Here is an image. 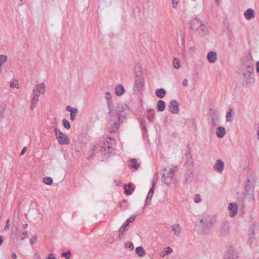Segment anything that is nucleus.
Returning a JSON list of instances; mask_svg holds the SVG:
<instances>
[{
	"label": "nucleus",
	"mask_w": 259,
	"mask_h": 259,
	"mask_svg": "<svg viewBox=\"0 0 259 259\" xmlns=\"http://www.w3.org/2000/svg\"><path fill=\"white\" fill-rule=\"evenodd\" d=\"M131 186V184H128L127 186L126 185L124 186V193L126 195H130L132 194L133 190L129 189V188Z\"/></svg>",
	"instance_id": "34"
},
{
	"label": "nucleus",
	"mask_w": 259,
	"mask_h": 259,
	"mask_svg": "<svg viewBox=\"0 0 259 259\" xmlns=\"http://www.w3.org/2000/svg\"><path fill=\"white\" fill-rule=\"evenodd\" d=\"M172 66L175 69H178L180 67L179 60L176 58H174L172 61Z\"/></svg>",
	"instance_id": "31"
},
{
	"label": "nucleus",
	"mask_w": 259,
	"mask_h": 259,
	"mask_svg": "<svg viewBox=\"0 0 259 259\" xmlns=\"http://www.w3.org/2000/svg\"><path fill=\"white\" fill-rule=\"evenodd\" d=\"M66 110L70 112V120L72 121L74 120L78 113V109L77 108H73L70 106H67L66 107Z\"/></svg>",
	"instance_id": "18"
},
{
	"label": "nucleus",
	"mask_w": 259,
	"mask_h": 259,
	"mask_svg": "<svg viewBox=\"0 0 259 259\" xmlns=\"http://www.w3.org/2000/svg\"><path fill=\"white\" fill-rule=\"evenodd\" d=\"M26 147H24L22 150V151H21L20 152V155L22 156L26 152Z\"/></svg>",
	"instance_id": "52"
},
{
	"label": "nucleus",
	"mask_w": 259,
	"mask_h": 259,
	"mask_svg": "<svg viewBox=\"0 0 259 259\" xmlns=\"http://www.w3.org/2000/svg\"><path fill=\"white\" fill-rule=\"evenodd\" d=\"M10 224H9V221L8 220L6 222V226H5V229L8 228L9 227Z\"/></svg>",
	"instance_id": "56"
},
{
	"label": "nucleus",
	"mask_w": 259,
	"mask_h": 259,
	"mask_svg": "<svg viewBox=\"0 0 259 259\" xmlns=\"http://www.w3.org/2000/svg\"><path fill=\"white\" fill-rule=\"evenodd\" d=\"M229 211V216L231 218L234 217L237 215L238 211V206L237 203L231 202L228 204V207Z\"/></svg>",
	"instance_id": "11"
},
{
	"label": "nucleus",
	"mask_w": 259,
	"mask_h": 259,
	"mask_svg": "<svg viewBox=\"0 0 259 259\" xmlns=\"http://www.w3.org/2000/svg\"><path fill=\"white\" fill-rule=\"evenodd\" d=\"M71 255V252L70 250H68L66 252H63L62 255L65 257L66 259H70Z\"/></svg>",
	"instance_id": "41"
},
{
	"label": "nucleus",
	"mask_w": 259,
	"mask_h": 259,
	"mask_svg": "<svg viewBox=\"0 0 259 259\" xmlns=\"http://www.w3.org/2000/svg\"><path fill=\"white\" fill-rule=\"evenodd\" d=\"M128 223H127V222L125 221L121 226L123 227L124 228H125L128 226Z\"/></svg>",
	"instance_id": "55"
},
{
	"label": "nucleus",
	"mask_w": 259,
	"mask_h": 259,
	"mask_svg": "<svg viewBox=\"0 0 259 259\" xmlns=\"http://www.w3.org/2000/svg\"><path fill=\"white\" fill-rule=\"evenodd\" d=\"M226 134V129L222 126H219L217 128L216 135L218 137L222 138Z\"/></svg>",
	"instance_id": "26"
},
{
	"label": "nucleus",
	"mask_w": 259,
	"mask_h": 259,
	"mask_svg": "<svg viewBox=\"0 0 259 259\" xmlns=\"http://www.w3.org/2000/svg\"><path fill=\"white\" fill-rule=\"evenodd\" d=\"M128 166L133 171H136L140 166V164L137 162V159H132L128 163Z\"/></svg>",
	"instance_id": "22"
},
{
	"label": "nucleus",
	"mask_w": 259,
	"mask_h": 259,
	"mask_svg": "<svg viewBox=\"0 0 259 259\" xmlns=\"http://www.w3.org/2000/svg\"><path fill=\"white\" fill-rule=\"evenodd\" d=\"M141 125L143 128V130L146 131V121L144 119L142 120L141 121Z\"/></svg>",
	"instance_id": "50"
},
{
	"label": "nucleus",
	"mask_w": 259,
	"mask_h": 259,
	"mask_svg": "<svg viewBox=\"0 0 259 259\" xmlns=\"http://www.w3.org/2000/svg\"><path fill=\"white\" fill-rule=\"evenodd\" d=\"M182 84L183 86L186 87L188 84V80L187 79H184L183 80Z\"/></svg>",
	"instance_id": "53"
},
{
	"label": "nucleus",
	"mask_w": 259,
	"mask_h": 259,
	"mask_svg": "<svg viewBox=\"0 0 259 259\" xmlns=\"http://www.w3.org/2000/svg\"><path fill=\"white\" fill-rule=\"evenodd\" d=\"M39 95L32 94V98L31 101L30 109L33 110L37 105L39 100Z\"/></svg>",
	"instance_id": "23"
},
{
	"label": "nucleus",
	"mask_w": 259,
	"mask_h": 259,
	"mask_svg": "<svg viewBox=\"0 0 259 259\" xmlns=\"http://www.w3.org/2000/svg\"><path fill=\"white\" fill-rule=\"evenodd\" d=\"M196 32H197L200 35H205L208 34V29L206 25L201 22V26L198 27Z\"/></svg>",
	"instance_id": "19"
},
{
	"label": "nucleus",
	"mask_w": 259,
	"mask_h": 259,
	"mask_svg": "<svg viewBox=\"0 0 259 259\" xmlns=\"http://www.w3.org/2000/svg\"><path fill=\"white\" fill-rule=\"evenodd\" d=\"M209 63H214L218 60L217 53L214 51L209 52L206 56Z\"/></svg>",
	"instance_id": "17"
},
{
	"label": "nucleus",
	"mask_w": 259,
	"mask_h": 259,
	"mask_svg": "<svg viewBox=\"0 0 259 259\" xmlns=\"http://www.w3.org/2000/svg\"><path fill=\"white\" fill-rule=\"evenodd\" d=\"M10 87L11 88H16V89L19 88L18 81L16 79H13L10 82Z\"/></svg>",
	"instance_id": "36"
},
{
	"label": "nucleus",
	"mask_w": 259,
	"mask_h": 259,
	"mask_svg": "<svg viewBox=\"0 0 259 259\" xmlns=\"http://www.w3.org/2000/svg\"><path fill=\"white\" fill-rule=\"evenodd\" d=\"M27 227H28V224H25L23 225V228L24 229H26Z\"/></svg>",
	"instance_id": "61"
},
{
	"label": "nucleus",
	"mask_w": 259,
	"mask_h": 259,
	"mask_svg": "<svg viewBox=\"0 0 259 259\" xmlns=\"http://www.w3.org/2000/svg\"><path fill=\"white\" fill-rule=\"evenodd\" d=\"M225 163L221 159L216 160L213 165V169L215 171L221 173L224 169Z\"/></svg>",
	"instance_id": "14"
},
{
	"label": "nucleus",
	"mask_w": 259,
	"mask_h": 259,
	"mask_svg": "<svg viewBox=\"0 0 259 259\" xmlns=\"http://www.w3.org/2000/svg\"><path fill=\"white\" fill-rule=\"evenodd\" d=\"M125 246L126 248L130 249L131 250H133L134 248L133 244L131 242H126L125 243Z\"/></svg>",
	"instance_id": "44"
},
{
	"label": "nucleus",
	"mask_w": 259,
	"mask_h": 259,
	"mask_svg": "<svg viewBox=\"0 0 259 259\" xmlns=\"http://www.w3.org/2000/svg\"><path fill=\"white\" fill-rule=\"evenodd\" d=\"M256 71H257V72L259 73V61H258V62L256 63Z\"/></svg>",
	"instance_id": "54"
},
{
	"label": "nucleus",
	"mask_w": 259,
	"mask_h": 259,
	"mask_svg": "<svg viewBox=\"0 0 259 259\" xmlns=\"http://www.w3.org/2000/svg\"><path fill=\"white\" fill-rule=\"evenodd\" d=\"M147 119L150 122H152L154 119L155 111L153 109H147Z\"/></svg>",
	"instance_id": "25"
},
{
	"label": "nucleus",
	"mask_w": 259,
	"mask_h": 259,
	"mask_svg": "<svg viewBox=\"0 0 259 259\" xmlns=\"http://www.w3.org/2000/svg\"><path fill=\"white\" fill-rule=\"evenodd\" d=\"M169 111L171 113L176 114L179 112V103L175 100H171L169 104Z\"/></svg>",
	"instance_id": "13"
},
{
	"label": "nucleus",
	"mask_w": 259,
	"mask_h": 259,
	"mask_svg": "<svg viewBox=\"0 0 259 259\" xmlns=\"http://www.w3.org/2000/svg\"><path fill=\"white\" fill-rule=\"evenodd\" d=\"M144 87L143 79L141 77L136 78L134 85V91L135 93H139L142 91Z\"/></svg>",
	"instance_id": "9"
},
{
	"label": "nucleus",
	"mask_w": 259,
	"mask_h": 259,
	"mask_svg": "<svg viewBox=\"0 0 259 259\" xmlns=\"http://www.w3.org/2000/svg\"><path fill=\"white\" fill-rule=\"evenodd\" d=\"M202 21L198 18H195L190 21L191 29L195 30H198V27L201 26Z\"/></svg>",
	"instance_id": "16"
},
{
	"label": "nucleus",
	"mask_w": 259,
	"mask_h": 259,
	"mask_svg": "<svg viewBox=\"0 0 259 259\" xmlns=\"http://www.w3.org/2000/svg\"><path fill=\"white\" fill-rule=\"evenodd\" d=\"M257 139L259 140V127L257 128Z\"/></svg>",
	"instance_id": "62"
},
{
	"label": "nucleus",
	"mask_w": 259,
	"mask_h": 259,
	"mask_svg": "<svg viewBox=\"0 0 259 259\" xmlns=\"http://www.w3.org/2000/svg\"><path fill=\"white\" fill-rule=\"evenodd\" d=\"M7 56L0 55V63L3 64L7 61Z\"/></svg>",
	"instance_id": "42"
},
{
	"label": "nucleus",
	"mask_w": 259,
	"mask_h": 259,
	"mask_svg": "<svg viewBox=\"0 0 259 259\" xmlns=\"http://www.w3.org/2000/svg\"><path fill=\"white\" fill-rule=\"evenodd\" d=\"M5 111V106L0 104V120L4 117V113Z\"/></svg>",
	"instance_id": "35"
},
{
	"label": "nucleus",
	"mask_w": 259,
	"mask_h": 259,
	"mask_svg": "<svg viewBox=\"0 0 259 259\" xmlns=\"http://www.w3.org/2000/svg\"><path fill=\"white\" fill-rule=\"evenodd\" d=\"M186 162L189 163H192V158L191 155V153L189 152L185 154Z\"/></svg>",
	"instance_id": "37"
},
{
	"label": "nucleus",
	"mask_w": 259,
	"mask_h": 259,
	"mask_svg": "<svg viewBox=\"0 0 259 259\" xmlns=\"http://www.w3.org/2000/svg\"><path fill=\"white\" fill-rule=\"evenodd\" d=\"M54 132L59 144L61 145H67L69 143V139L65 134L56 127L55 128Z\"/></svg>",
	"instance_id": "6"
},
{
	"label": "nucleus",
	"mask_w": 259,
	"mask_h": 259,
	"mask_svg": "<svg viewBox=\"0 0 259 259\" xmlns=\"http://www.w3.org/2000/svg\"><path fill=\"white\" fill-rule=\"evenodd\" d=\"M3 242V237L2 236H0V246L2 245Z\"/></svg>",
	"instance_id": "59"
},
{
	"label": "nucleus",
	"mask_w": 259,
	"mask_h": 259,
	"mask_svg": "<svg viewBox=\"0 0 259 259\" xmlns=\"http://www.w3.org/2000/svg\"><path fill=\"white\" fill-rule=\"evenodd\" d=\"M155 176L156 178H154L152 180V187L150 189V190L148 192V193L147 194V198L145 200V205H147L150 202V201L151 200V198L153 196V195L154 193V185H155L156 181H157V178L158 177V173H156L155 174Z\"/></svg>",
	"instance_id": "10"
},
{
	"label": "nucleus",
	"mask_w": 259,
	"mask_h": 259,
	"mask_svg": "<svg viewBox=\"0 0 259 259\" xmlns=\"http://www.w3.org/2000/svg\"><path fill=\"white\" fill-rule=\"evenodd\" d=\"M157 108L158 111H163L165 108V102L161 100H158L157 104Z\"/></svg>",
	"instance_id": "28"
},
{
	"label": "nucleus",
	"mask_w": 259,
	"mask_h": 259,
	"mask_svg": "<svg viewBox=\"0 0 259 259\" xmlns=\"http://www.w3.org/2000/svg\"><path fill=\"white\" fill-rule=\"evenodd\" d=\"M225 259H238L237 253L233 250H229L225 254Z\"/></svg>",
	"instance_id": "24"
},
{
	"label": "nucleus",
	"mask_w": 259,
	"mask_h": 259,
	"mask_svg": "<svg viewBox=\"0 0 259 259\" xmlns=\"http://www.w3.org/2000/svg\"><path fill=\"white\" fill-rule=\"evenodd\" d=\"M156 95L160 98H163L166 95V92L163 89H157L155 92Z\"/></svg>",
	"instance_id": "29"
},
{
	"label": "nucleus",
	"mask_w": 259,
	"mask_h": 259,
	"mask_svg": "<svg viewBox=\"0 0 259 259\" xmlns=\"http://www.w3.org/2000/svg\"><path fill=\"white\" fill-rule=\"evenodd\" d=\"M230 231V223L226 220H222L220 226V233L224 236L228 234Z\"/></svg>",
	"instance_id": "8"
},
{
	"label": "nucleus",
	"mask_w": 259,
	"mask_h": 259,
	"mask_svg": "<svg viewBox=\"0 0 259 259\" xmlns=\"http://www.w3.org/2000/svg\"><path fill=\"white\" fill-rule=\"evenodd\" d=\"M105 97L107 100V104L108 105L109 111H110V109L115 110L116 106L118 104H117L116 106L114 105L113 102L111 100L112 96L109 92H106Z\"/></svg>",
	"instance_id": "15"
},
{
	"label": "nucleus",
	"mask_w": 259,
	"mask_h": 259,
	"mask_svg": "<svg viewBox=\"0 0 259 259\" xmlns=\"http://www.w3.org/2000/svg\"><path fill=\"white\" fill-rule=\"evenodd\" d=\"M180 0H171V6L174 9L178 7Z\"/></svg>",
	"instance_id": "39"
},
{
	"label": "nucleus",
	"mask_w": 259,
	"mask_h": 259,
	"mask_svg": "<svg viewBox=\"0 0 259 259\" xmlns=\"http://www.w3.org/2000/svg\"><path fill=\"white\" fill-rule=\"evenodd\" d=\"M115 144L114 139L110 138H106L102 145L101 151L105 153L111 152Z\"/></svg>",
	"instance_id": "5"
},
{
	"label": "nucleus",
	"mask_w": 259,
	"mask_h": 259,
	"mask_svg": "<svg viewBox=\"0 0 259 259\" xmlns=\"http://www.w3.org/2000/svg\"><path fill=\"white\" fill-rule=\"evenodd\" d=\"M114 241V238L113 236H109L107 239V242L108 244H112Z\"/></svg>",
	"instance_id": "46"
},
{
	"label": "nucleus",
	"mask_w": 259,
	"mask_h": 259,
	"mask_svg": "<svg viewBox=\"0 0 259 259\" xmlns=\"http://www.w3.org/2000/svg\"><path fill=\"white\" fill-rule=\"evenodd\" d=\"M136 252L140 256H143L146 254L145 250L142 246L137 247L136 249Z\"/></svg>",
	"instance_id": "30"
},
{
	"label": "nucleus",
	"mask_w": 259,
	"mask_h": 259,
	"mask_svg": "<svg viewBox=\"0 0 259 259\" xmlns=\"http://www.w3.org/2000/svg\"><path fill=\"white\" fill-rule=\"evenodd\" d=\"M177 168V166H176L175 168L166 167L164 169L162 174V181L164 183L167 185L170 184L173 180Z\"/></svg>",
	"instance_id": "3"
},
{
	"label": "nucleus",
	"mask_w": 259,
	"mask_h": 259,
	"mask_svg": "<svg viewBox=\"0 0 259 259\" xmlns=\"http://www.w3.org/2000/svg\"><path fill=\"white\" fill-rule=\"evenodd\" d=\"M232 111L233 109H230V111L227 113L226 116V120L227 122H230L231 121L232 118Z\"/></svg>",
	"instance_id": "33"
},
{
	"label": "nucleus",
	"mask_w": 259,
	"mask_h": 259,
	"mask_svg": "<svg viewBox=\"0 0 259 259\" xmlns=\"http://www.w3.org/2000/svg\"><path fill=\"white\" fill-rule=\"evenodd\" d=\"M215 3L217 5H220V0H215Z\"/></svg>",
	"instance_id": "60"
},
{
	"label": "nucleus",
	"mask_w": 259,
	"mask_h": 259,
	"mask_svg": "<svg viewBox=\"0 0 259 259\" xmlns=\"http://www.w3.org/2000/svg\"><path fill=\"white\" fill-rule=\"evenodd\" d=\"M12 257L13 258H14V259L16 258H17V255H16V254L15 253H13L12 254Z\"/></svg>",
	"instance_id": "58"
},
{
	"label": "nucleus",
	"mask_w": 259,
	"mask_h": 259,
	"mask_svg": "<svg viewBox=\"0 0 259 259\" xmlns=\"http://www.w3.org/2000/svg\"><path fill=\"white\" fill-rule=\"evenodd\" d=\"M134 220H135V217H133V216H132L131 217L128 218L127 220H126V222H127V223L129 224L130 223L132 222Z\"/></svg>",
	"instance_id": "51"
},
{
	"label": "nucleus",
	"mask_w": 259,
	"mask_h": 259,
	"mask_svg": "<svg viewBox=\"0 0 259 259\" xmlns=\"http://www.w3.org/2000/svg\"><path fill=\"white\" fill-rule=\"evenodd\" d=\"M165 254H169L172 252V249L170 247H167L165 248Z\"/></svg>",
	"instance_id": "45"
},
{
	"label": "nucleus",
	"mask_w": 259,
	"mask_h": 259,
	"mask_svg": "<svg viewBox=\"0 0 259 259\" xmlns=\"http://www.w3.org/2000/svg\"><path fill=\"white\" fill-rule=\"evenodd\" d=\"M253 65H244L242 70L241 80L242 84L247 85L254 83L255 79L253 73Z\"/></svg>",
	"instance_id": "2"
},
{
	"label": "nucleus",
	"mask_w": 259,
	"mask_h": 259,
	"mask_svg": "<svg viewBox=\"0 0 259 259\" xmlns=\"http://www.w3.org/2000/svg\"><path fill=\"white\" fill-rule=\"evenodd\" d=\"M124 92V87L121 84L117 85L115 89V93L117 96L122 95Z\"/></svg>",
	"instance_id": "27"
},
{
	"label": "nucleus",
	"mask_w": 259,
	"mask_h": 259,
	"mask_svg": "<svg viewBox=\"0 0 259 259\" xmlns=\"http://www.w3.org/2000/svg\"><path fill=\"white\" fill-rule=\"evenodd\" d=\"M21 1H22L23 0H20Z\"/></svg>",
	"instance_id": "64"
},
{
	"label": "nucleus",
	"mask_w": 259,
	"mask_h": 259,
	"mask_svg": "<svg viewBox=\"0 0 259 259\" xmlns=\"http://www.w3.org/2000/svg\"><path fill=\"white\" fill-rule=\"evenodd\" d=\"M255 15V11L251 8L247 9L244 13V16L247 20H250L254 18Z\"/></svg>",
	"instance_id": "21"
},
{
	"label": "nucleus",
	"mask_w": 259,
	"mask_h": 259,
	"mask_svg": "<svg viewBox=\"0 0 259 259\" xmlns=\"http://www.w3.org/2000/svg\"><path fill=\"white\" fill-rule=\"evenodd\" d=\"M182 44H184V42H185V38H184V37L183 36H182Z\"/></svg>",
	"instance_id": "63"
},
{
	"label": "nucleus",
	"mask_w": 259,
	"mask_h": 259,
	"mask_svg": "<svg viewBox=\"0 0 259 259\" xmlns=\"http://www.w3.org/2000/svg\"><path fill=\"white\" fill-rule=\"evenodd\" d=\"M200 223L204 228L208 229L211 228L214 223L212 217L207 214L204 215L201 217Z\"/></svg>",
	"instance_id": "7"
},
{
	"label": "nucleus",
	"mask_w": 259,
	"mask_h": 259,
	"mask_svg": "<svg viewBox=\"0 0 259 259\" xmlns=\"http://www.w3.org/2000/svg\"><path fill=\"white\" fill-rule=\"evenodd\" d=\"M63 124L64 127L67 129H68L70 127V123L67 119H64L63 120Z\"/></svg>",
	"instance_id": "38"
},
{
	"label": "nucleus",
	"mask_w": 259,
	"mask_h": 259,
	"mask_svg": "<svg viewBox=\"0 0 259 259\" xmlns=\"http://www.w3.org/2000/svg\"><path fill=\"white\" fill-rule=\"evenodd\" d=\"M53 182V179L50 177H46L43 179V182L48 185H51Z\"/></svg>",
	"instance_id": "32"
},
{
	"label": "nucleus",
	"mask_w": 259,
	"mask_h": 259,
	"mask_svg": "<svg viewBox=\"0 0 259 259\" xmlns=\"http://www.w3.org/2000/svg\"><path fill=\"white\" fill-rule=\"evenodd\" d=\"M167 255L166 254H165V252H162L160 253V256L161 257H164L165 255Z\"/></svg>",
	"instance_id": "57"
},
{
	"label": "nucleus",
	"mask_w": 259,
	"mask_h": 259,
	"mask_svg": "<svg viewBox=\"0 0 259 259\" xmlns=\"http://www.w3.org/2000/svg\"><path fill=\"white\" fill-rule=\"evenodd\" d=\"M171 231L177 237H179L182 232V228L178 224H175L171 227Z\"/></svg>",
	"instance_id": "20"
},
{
	"label": "nucleus",
	"mask_w": 259,
	"mask_h": 259,
	"mask_svg": "<svg viewBox=\"0 0 259 259\" xmlns=\"http://www.w3.org/2000/svg\"><path fill=\"white\" fill-rule=\"evenodd\" d=\"M125 231V228H124L123 227L121 226L119 229V237L121 238L123 235L124 232Z\"/></svg>",
	"instance_id": "43"
},
{
	"label": "nucleus",
	"mask_w": 259,
	"mask_h": 259,
	"mask_svg": "<svg viewBox=\"0 0 259 259\" xmlns=\"http://www.w3.org/2000/svg\"><path fill=\"white\" fill-rule=\"evenodd\" d=\"M46 92V85L44 82L38 84H36L32 91V94H44Z\"/></svg>",
	"instance_id": "12"
},
{
	"label": "nucleus",
	"mask_w": 259,
	"mask_h": 259,
	"mask_svg": "<svg viewBox=\"0 0 259 259\" xmlns=\"http://www.w3.org/2000/svg\"><path fill=\"white\" fill-rule=\"evenodd\" d=\"M220 122V119L218 113L214 111L211 110L210 113V117L208 118V124L210 127L211 132H213L218 126Z\"/></svg>",
	"instance_id": "4"
},
{
	"label": "nucleus",
	"mask_w": 259,
	"mask_h": 259,
	"mask_svg": "<svg viewBox=\"0 0 259 259\" xmlns=\"http://www.w3.org/2000/svg\"><path fill=\"white\" fill-rule=\"evenodd\" d=\"M21 235H24V237H22L21 238V239L22 240H24V238H26L28 237V235H27V232L26 231H24L23 232H22V233H21L20 234H19V236L21 237Z\"/></svg>",
	"instance_id": "47"
},
{
	"label": "nucleus",
	"mask_w": 259,
	"mask_h": 259,
	"mask_svg": "<svg viewBox=\"0 0 259 259\" xmlns=\"http://www.w3.org/2000/svg\"><path fill=\"white\" fill-rule=\"evenodd\" d=\"M126 108V105L118 104L115 110L110 109V111H109L110 119L107 126L110 133H114L119 128L120 121L125 116L124 110Z\"/></svg>",
	"instance_id": "1"
},
{
	"label": "nucleus",
	"mask_w": 259,
	"mask_h": 259,
	"mask_svg": "<svg viewBox=\"0 0 259 259\" xmlns=\"http://www.w3.org/2000/svg\"><path fill=\"white\" fill-rule=\"evenodd\" d=\"M46 259H56L55 254H49L48 256Z\"/></svg>",
	"instance_id": "49"
},
{
	"label": "nucleus",
	"mask_w": 259,
	"mask_h": 259,
	"mask_svg": "<svg viewBox=\"0 0 259 259\" xmlns=\"http://www.w3.org/2000/svg\"><path fill=\"white\" fill-rule=\"evenodd\" d=\"M37 240V237L36 236H34L30 240V244L31 245L33 244Z\"/></svg>",
	"instance_id": "48"
},
{
	"label": "nucleus",
	"mask_w": 259,
	"mask_h": 259,
	"mask_svg": "<svg viewBox=\"0 0 259 259\" xmlns=\"http://www.w3.org/2000/svg\"><path fill=\"white\" fill-rule=\"evenodd\" d=\"M201 200H202V199H201L200 195L197 194L195 196V197L194 198V201L196 203L200 202L201 201Z\"/></svg>",
	"instance_id": "40"
}]
</instances>
